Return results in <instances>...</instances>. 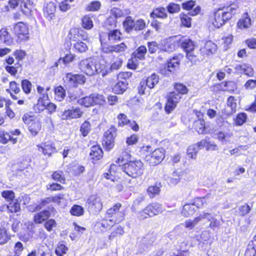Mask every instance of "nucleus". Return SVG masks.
Returning a JSON list of instances; mask_svg holds the SVG:
<instances>
[{"label":"nucleus","instance_id":"47","mask_svg":"<svg viewBox=\"0 0 256 256\" xmlns=\"http://www.w3.org/2000/svg\"><path fill=\"white\" fill-rule=\"evenodd\" d=\"M198 150V146L196 144L190 146L187 150V154L190 158H195Z\"/></svg>","mask_w":256,"mask_h":256},{"label":"nucleus","instance_id":"7","mask_svg":"<svg viewBox=\"0 0 256 256\" xmlns=\"http://www.w3.org/2000/svg\"><path fill=\"white\" fill-rule=\"evenodd\" d=\"M23 122L28 125V129L32 136H36L41 128V125L39 121L33 118L32 116L24 115L22 117Z\"/></svg>","mask_w":256,"mask_h":256},{"label":"nucleus","instance_id":"51","mask_svg":"<svg viewBox=\"0 0 256 256\" xmlns=\"http://www.w3.org/2000/svg\"><path fill=\"white\" fill-rule=\"evenodd\" d=\"M63 172L61 170L56 171L52 175V178L60 183H64L65 179L62 176Z\"/></svg>","mask_w":256,"mask_h":256},{"label":"nucleus","instance_id":"53","mask_svg":"<svg viewBox=\"0 0 256 256\" xmlns=\"http://www.w3.org/2000/svg\"><path fill=\"white\" fill-rule=\"evenodd\" d=\"M82 26L84 28L88 30H90L92 28V21L88 16H84L82 18Z\"/></svg>","mask_w":256,"mask_h":256},{"label":"nucleus","instance_id":"28","mask_svg":"<svg viewBox=\"0 0 256 256\" xmlns=\"http://www.w3.org/2000/svg\"><path fill=\"white\" fill-rule=\"evenodd\" d=\"M108 40L110 43L115 42L122 38V34L118 30H110L108 34Z\"/></svg>","mask_w":256,"mask_h":256},{"label":"nucleus","instance_id":"46","mask_svg":"<svg viewBox=\"0 0 256 256\" xmlns=\"http://www.w3.org/2000/svg\"><path fill=\"white\" fill-rule=\"evenodd\" d=\"M54 92L57 100L60 102L64 100L66 96V92L62 86H58L56 87L55 88Z\"/></svg>","mask_w":256,"mask_h":256},{"label":"nucleus","instance_id":"42","mask_svg":"<svg viewBox=\"0 0 256 256\" xmlns=\"http://www.w3.org/2000/svg\"><path fill=\"white\" fill-rule=\"evenodd\" d=\"M130 155L126 152H122L120 156L116 160V162L120 166V163L124 164V163L128 162L130 161H132L130 160Z\"/></svg>","mask_w":256,"mask_h":256},{"label":"nucleus","instance_id":"6","mask_svg":"<svg viewBox=\"0 0 256 256\" xmlns=\"http://www.w3.org/2000/svg\"><path fill=\"white\" fill-rule=\"evenodd\" d=\"M164 150L162 148L156 149L146 156V160L151 166H156L162 162L164 158Z\"/></svg>","mask_w":256,"mask_h":256},{"label":"nucleus","instance_id":"13","mask_svg":"<svg viewBox=\"0 0 256 256\" xmlns=\"http://www.w3.org/2000/svg\"><path fill=\"white\" fill-rule=\"evenodd\" d=\"M116 129L114 126L110 127L104 134L103 143L107 150H111L114 146V140L116 136Z\"/></svg>","mask_w":256,"mask_h":256},{"label":"nucleus","instance_id":"61","mask_svg":"<svg viewBox=\"0 0 256 256\" xmlns=\"http://www.w3.org/2000/svg\"><path fill=\"white\" fill-rule=\"evenodd\" d=\"M75 58V55L69 52L63 58H60L58 62H60L61 60L64 64H68L70 62H72Z\"/></svg>","mask_w":256,"mask_h":256},{"label":"nucleus","instance_id":"15","mask_svg":"<svg viewBox=\"0 0 256 256\" xmlns=\"http://www.w3.org/2000/svg\"><path fill=\"white\" fill-rule=\"evenodd\" d=\"M70 38L72 41L77 42L86 40L88 38V36L83 30L72 28L70 31Z\"/></svg>","mask_w":256,"mask_h":256},{"label":"nucleus","instance_id":"2","mask_svg":"<svg viewBox=\"0 0 256 256\" xmlns=\"http://www.w3.org/2000/svg\"><path fill=\"white\" fill-rule=\"evenodd\" d=\"M238 8V5L234 3L226 7L218 9L214 14L212 24L216 28L221 27L236 13Z\"/></svg>","mask_w":256,"mask_h":256},{"label":"nucleus","instance_id":"48","mask_svg":"<svg viewBox=\"0 0 256 256\" xmlns=\"http://www.w3.org/2000/svg\"><path fill=\"white\" fill-rule=\"evenodd\" d=\"M208 214L209 216H208L206 218L210 222V227L212 229L214 230L215 228L220 226L221 224L220 220L214 218H211L210 214ZM204 219H205V218Z\"/></svg>","mask_w":256,"mask_h":256},{"label":"nucleus","instance_id":"40","mask_svg":"<svg viewBox=\"0 0 256 256\" xmlns=\"http://www.w3.org/2000/svg\"><path fill=\"white\" fill-rule=\"evenodd\" d=\"M210 198V194H208L206 196L202 198H197L194 200V206H196L197 208H200L203 206L204 204H206V200H208Z\"/></svg>","mask_w":256,"mask_h":256},{"label":"nucleus","instance_id":"62","mask_svg":"<svg viewBox=\"0 0 256 256\" xmlns=\"http://www.w3.org/2000/svg\"><path fill=\"white\" fill-rule=\"evenodd\" d=\"M246 114L244 113L240 114L235 119V124L236 125L241 126L246 122Z\"/></svg>","mask_w":256,"mask_h":256},{"label":"nucleus","instance_id":"54","mask_svg":"<svg viewBox=\"0 0 256 256\" xmlns=\"http://www.w3.org/2000/svg\"><path fill=\"white\" fill-rule=\"evenodd\" d=\"M156 240V236L154 234H148L142 238V242L148 245H152Z\"/></svg>","mask_w":256,"mask_h":256},{"label":"nucleus","instance_id":"5","mask_svg":"<svg viewBox=\"0 0 256 256\" xmlns=\"http://www.w3.org/2000/svg\"><path fill=\"white\" fill-rule=\"evenodd\" d=\"M162 212V204L158 202H154L148 205L138 214L139 218L144 219L147 218L156 216Z\"/></svg>","mask_w":256,"mask_h":256},{"label":"nucleus","instance_id":"1","mask_svg":"<svg viewBox=\"0 0 256 256\" xmlns=\"http://www.w3.org/2000/svg\"><path fill=\"white\" fill-rule=\"evenodd\" d=\"M79 68L82 72L90 76L100 73L104 76L106 72L104 60L98 58H89L81 60Z\"/></svg>","mask_w":256,"mask_h":256},{"label":"nucleus","instance_id":"55","mask_svg":"<svg viewBox=\"0 0 256 256\" xmlns=\"http://www.w3.org/2000/svg\"><path fill=\"white\" fill-rule=\"evenodd\" d=\"M90 129V124L86 120L81 126L80 130L83 136H86L88 134Z\"/></svg>","mask_w":256,"mask_h":256},{"label":"nucleus","instance_id":"4","mask_svg":"<svg viewBox=\"0 0 256 256\" xmlns=\"http://www.w3.org/2000/svg\"><path fill=\"white\" fill-rule=\"evenodd\" d=\"M86 78L82 74H75L69 72L66 74L63 80L66 86L77 87L79 84H83L86 82Z\"/></svg>","mask_w":256,"mask_h":256},{"label":"nucleus","instance_id":"34","mask_svg":"<svg viewBox=\"0 0 256 256\" xmlns=\"http://www.w3.org/2000/svg\"><path fill=\"white\" fill-rule=\"evenodd\" d=\"M196 211V208L193 204H186L182 211V214L184 216H188L192 215Z\"/></svg>","mask_w":256,"mask_h":256},{"label":"nucleus","instance_id":"41","mask_svg":"<svg viewBox=\"0 0 256 256\" xmlns=\"http://www.w3.org/2000/svg\"><path fill=\"white\" fill-rule=\"evenodd\" d=\"M74 50L78 52H84L88 50V46L86 43L82 40L78 41L74 44Z\"/></svg>","mask_w":256,"mask_h":256},{"label":"nucleus","instance_id":"26","mask_svg":"<svg viewBox=\"0 0 256 256\" xmlns=\"http://www.w3.org/2000/svg\"><path fill=\"white\" fill-rule=\"evenodd\" d=\"M179 65L180 60L178 58V57L174 56L168 62L166 68L169 72H174L178 68Z\"/></svg>","mask_w":256,"mask_h":256},{"label":"nucleus","instance_id":"52","mask_svg":"<svg viewBox=\"0 0 256 256\" xmlns=\"http://www.w3.org/2000/svg\"><path fill=\"white\" fill-rule=\"evenodd\" d=\"M166 8L168 12L170 14L177 13L180 10V6L174 2L170 3Z\"/></svg>","mask_w":256,"mask_h":256},{"label":"nucleus","instance_id":"45","mask_svg":"<svg viewBox=\"0 0 256 256\" xmlns=\"http://www.w3.org/2000/svg\"><path fill=\"white\" fill-rule=\"evenodd\" d=\"M120 210H123L120 204L118 203L113 206V207L108 209L106 211V216L108 218L112 216L114 214L120 212Z\"/></svg>","mask_w":256,"mask_h":256},{"label":"nucleus","instance_id":"44","mask_svg":"<svg viewBox=\"0 0 256 256\" xmlns=\"http://www.w3.org/2000/svg\"><path fill=\"white\" fill-rule=\"evenodd\" d=\"M128 84L123 81H119L114 86V90L118 94L123 93L127 88Z\"/></svg>","mask_w":256,"mask_h":256},{"label":"nucleus","instance_id":"63","mask_svg":"<svg viewBox=\"0 0 256 256\" xmlns=\"http://www.w3.org/2000/svg\"><path fill=\"white\" fill-rule=\"evenodd\" d=\"M244 88L246 90H252L256 88V80L252 79L248 80L244 85Z\"/></svg>","mask_w":256,"mask_h":256},{"label":"nucleus","instance_id":"60","mask_svg":"<svg viewBox=\"0 0 256 256\" xmlns=\"http://www.w3.org/2000/svg\"><path fill=\"white\" fill-rule=\"evenodd\" d=\"M100 7V3L98 1H94L90 2L86 7V10L88 11L98 10Z\"/></svg>","mask_w":256,"mask_h":256},{"label":"nucleus","instance_id":"58","mask_svg":"<svg viewBox=\"0 0 256 256\" xmlns=\"http://www.w3.org/2000/svg\"><path fill=\"white\" fill-rule=\"evenodd\" d=\"M10 240L9 236L7 235L6 230L4 228L0 229V244H4Z\"/></svg>","mask_w":256,"mask_h":256},{"label":"nucleus","instance_id":"33","mask_svg":"<svg viewBox=\"0 0 256 256\" xmlns=\"http://www.w3.org/2000/svg\"><path fill=\"white\" fill-rule=\"evenodd\" d=\"M234 85V83L232 82H224L220 84L214 86H213V90L230 91L231 89L229 87L232 86Z\"/></svg>","mask_w":256,"mask_h":256},{"label":"nucleus","instance_id":"39","mask_svg":"<svg viewBox=\"0 0 256 256\" xmlns=\"http://www.w3.org/2000/svg\"><path fill=\"white\" fill-rule=\"evenodd\" d=\"M8 206L9 212L11 213L16 212L20 210V204L16 199L10 201Z\"/></svg>","mask_w":256,"mask_h":256},{"label":"nucleus","instance_id":"32","mask_svg":"<svg viewBox=\"0 0 256 256\" xmlns=\"http://www.w3.org/2000/svg\"><path fill=\"white\" fill-rule=\"evenodd\" d=\"M124 210H120V212L108 218L109 222L114 224H118L124 219Z\"/></svg>","mask_w":256,"mask_h":256},{"label":"nucleus","instance_id":"37","mask_svg":"<svg viewBox=\"0 0 256 256\" xmlns=\"http://www.w3.org/2000/svg\"><path fill=\"white\" fill-rule=\"evenodd\" d=\"M77 102L80 105L84 106L85 107H89L94 105V100L90 94L88 96L78 99L77 100Z\"/></svg>","mask_w":256,"mask_h":256},{"label":"nucleus","instance_id":"24","mask_svg":"<svg viewBox=\"0 0 256 256\" xmlns=\"http://www.w3.org/2000/svg\"><path fill=\"white\" fill-rule=\"evenodd\" d=\"M50 216L48 210H43L36 213L34 216V222L36 224H41L47 220Z\"/></svg>","mask_w":256,"mask_h":256},{"label":"nucleus","instance_id":"21","mask_svg":"<svg viewBox=\"0 0 256 256\" xmlns=\"http://www.w3.org/2000/svg\"><path fill=\"white\" fill-rule=\"evenodd\" d=\"M235 69L238 72H244L248 76H252L254 74V70L252 66L246 64H238L236 66Z\"/></svg>","mask_w":256,"mask_h":256},{"label":"nucleus","instance_id":"3","mask_svg":"<svg viewBox=\"0 0 256 256\" xmlns=\"http://www.w3.org/2000/svg\"><path fill=\"white\" fill-rule=\"evenodd\" d=\"M144 163L139 160H132L122 164V170L128 176L135 178L140 176L144 173Z\"/></svg>","mask_w":256,"mask_h":256},{"label":"nucleus","instance_id":"16","mask_svg":"<svg viewBox=\"0 0 256 256\" xmlns=\"http://www.w3.org/2000/svg\"><path fill=\"white\" fill-rule=\"evenodd\" d=\"M200 12V8L198 6L194 10L188 12V14L184 13L180 14V18L182 24L188 28L190 27L192 19L188 15L194 16L199 14Z\"/></svg>","mask_w":256,"mask_h":256},{"label":"nucleus","instance_id":"12","mask_svg":"<svg viewBox=\"0 0 256 256\" xmlns=\"http://www.w3.org/2000/svg\"><path fill=\"white\" fill-rule=\"evenodd\" d=\"M181 98V96L174 92H172L168 96V100L165 106L166 112L170 114L176 107L179 100Z\"/></svg>","mask_w":256,"mask_h":256},{"label":"nucleus","instance_id":"64","mask_svg":"<svg viewBox=\"0 0 256 256\" xmlns=\"http://www.w3.org/2000/svg\"><path fill=\"white\" fill-rule=\"evenodd\" d=\"M37 256H52V252L46 249L44 246H42L38 250Z\"/></svg>","mask_w":256,"mask_h":256},{"label":"nucleus","instance_id":"22","mask_svg":"<svg viewBox=\"0 0 256 256\" xmlns=\"http://www.w3.org/2000/svg\"><path fill=\"white\" fill-rule=\"evenodd\" d=\"M150 16L152 18H166L168 17V14L165 8L160 7L156 8L153 10L150 13Z\"/></svg>","mask_w":256,"mask_h":256},{"label":"nucleus","instance_id":"50","mask_svg":"<svg viewBox=\"0 0 256 256\" xmlns=\"http://www.w3.org/2000/svg\"><path fill=\"white\" fill-rule=\"evenodd\" d=\"M22 88L24 93L28 94L31 92L32 85L28 80H24L21 83Z\"/></svg>","mask_w":256,"mask_h":256},{"label":"nucleus","instance_id":"17","mask_svg":"<svg viewBox=\"0 0 256 256\" xmlns=\"http://www.w3.org/2000/svg\"><path fill=\"white\" fill-rule=\"evenodd\" d=\"M38 150L42 152L44 155H48L49 156L56 152V148L54 144L50 142H46L41 145L38 146Z\"/></svg>","mask_w":256,"mask_h":256},{"label":"nucleus","instance_id":"8","mask_svg":"<svg viewBox=\"0 0 256 256\" xmlns=\"http://www.w3.org/2000/svg\"><path fill=\"white\" fill-rule=\"evenodd\" d=\"M182 48L186 53V57L192 62L196 61V54L194 51V44L190 39L184 40L181 43Z\"/></svg>","mask_w":256,"mask_h":256},{"label":"nucleus","instance_id":"18","mask_svg":"<svg viewBox=\"0 0 256 256\" xmlns=\"http://www.w3.org/2000/svg\"><path fill=\"white\" fill-rule=\"evenodd\" d=\"M217 50V46L212 41H207L204 46L200 49L201 53L204 56H208L214 53Z\"/></svg>","mask_w":256,"mask_h":256},{"label":"nucleus","instance_id":"56","mask_svg":"<svg viewBox=\"0 0 256 256\" xmlns=\"http://www.w3.org/2000/svg\"><path fill=\"white\" fill-rule=\"evenodd\" d=\"M67 250L68 248L64 244H59L55 250V252L58 256H62Z\"/></svg>","mask_w":256,"mask_h":256},{"label":"nucleus","instance_id":"27","mask_svg":"<svg viewBox=\"0 0 256 256\" xmlns=\"http://www.w3.org/2000/svg\"><path fill=\"white\" fill-rule=\"evenodd\" d=\"M0 40L6 45L10 46L13 42V39L5 29L0 30Z\"/></svg>","mask_w":256,"mask_h":256},{"label":"nucleus","instance_id":"10","mask_svg":"<svg viewBox=\"0 0 256 256\" xmlns=\"http://www.w3.org/2000/svg\"><path fill=\"white\" fill-rule=\"evenodd\" d=\"M86 204L90 212H99L102 208V199L98 195H92L87 200Z\"/></svg>","mask_w":256,"mask_h":256},{"label":"nucleus","instance_id":"31","mask_svg":"<svg viewBox=\"0 0 256 256\" xmlns=\"http://www.w3.org/2000/svg\"><path fill=\"white\" fill-rule=\"evenodd\" d=\"M124 232V228L120 226L114 228L112 232L108 236L110 240H113L118 237L122 236Z\"/></svg>","mask_w":256,"mask_h":256},{"label":"nucleus","instance_id":"29","mask_svg":"<svg viewBox=\"0 0 256 256\" xmlns=\"http://www.w3.org/2000/svg\"><path fill=\"white\" fill-rule=\"evenodd\" d=\"M44 14L50 20H52L54 16V13L56 11V6L52 2H50L47 4L46 6L44 8Z\"/></svg>","mask_w":256,"mask_h":256},{"label":"nucleus","instance_id":"14","mask_svg":"<svg viewBox=\"0 0 256 256\" xmlns=\"http://www.w3.org/2000/svg\"><path fill=\"white\" fill-rule=\"evenodd\" d=\"M83 114V112L79 108H72V109L64 110L61 116V118L66 120L80 118Z\"/></svg>","mask_w":256,"mask_h":256},{"label":"nucleus","instance_id":"38","mask_svg":"<svg viewBox=\"0 0 256 256\" xmlns=\"http://www.w3.org/2000/svg\"><path fill=\"white\" fill-rule=\"evenodd\" d=\"M146 46H142L138 47L134 52L133 56L134 58L140 60H144L145 54L146 52Z\"/></svg>","mask_w":256,"mask_h":256},{"label":"nucleus","instance_id":"19","mask_svg":"<svg viewBox=\"0 0 256 256\" xmlns=\"http://www.w3.org/2000/svg\"><path fill=\"white\" fill-rule=\"evenodd\" d=\"M10 142L13 144L17 142V138H14L12 136V132H6L0 128V142L2 144H6L8 142Z\"/></svg>","mask_w":256,"mask_h":256},{"label":"nucleus","instance_id":"25","mask_svg":"<svg viewBox=\"0 0 256 256\" xmlns=\"http://www.w3.org/2000/svg\"><path fill=\"white\" fill-rule=\"evenodd\" d=\"M102 154L101 148L98 146H94L91 148L90 155L91 158L98 160L102 157Z\"/></svg>","mask_w":256,"mask_h":256},{"label":"nucleus","instance_id":"9","mask_svg":"<svg viewBox=\"0 0 256 256\" xmlns=\"http://www.w3.org/2000/svg\"><path fill=\"white\" fill-rule=\"evenodd\" d=\"M13 31L20 42L28 38V28L22 22L16 24L14 27Z\"/></svg>","mask_w":256,"mask_h":256},{"label":"nucleus","instance_id":"59","mask_svg":"<svg viewBox=\"0 0 256 256\" xmlns=\"http://www.w3.org/2000/svg\"><path fill=\"white\" fill-rule=\"evenodd\" d=\"M118 125L120 126L127 125L128 122L129 120L127 116L124 114H120L118 116Z\"/></svg>","mask_w":256,"mask_h":256},{"label":"nucleus","instance_id":"57","mask_svg":"<svg viewBox=\"0 0 256 256\" xmlns=\"http://www.w3.org/2000/svg\"><path fill=\"white\" fill-rule=\"evenodd\" d=\"M2 196L7 201H12L14 200L15 198L14 193L12 190H4L2 192Z\"/></svg>","mask_w":256,"mask_h":256},{"label":"nucleus","instance_id":"43","mask_svg":"<svg viewBox=\"0 0 256 256\" xmlns=\"http://www.w3.org/2000/svg\"><path fill=\"white\" fill-rule=\"evenodd\" d=\"M195 130L200 134H203L205 130L204 122L203 120L199 119L194 123Z\"/></svg>","mask_w":256,"mask_h":256},{"label":"nucleus","instance_id":"36","mask_svg":"<svg viewBox=\"0 0 256 256\" xmlns=\"http://www.w3.org/2000/svg\"><path fill=\"white\" fill-rule=\"evenodd\" d=\"M134 22L131 16H128L126 18L123 22V25L127 32H129L134 30Z\"/></svg>","mask_w":256,"mask_h":256},{"label":"nucleus","instance_id":"30","mask_svg":"<svg viewBox=\"0 0 256 256\" xmlns=\"http://www.w3.org/2000/svg\"><path fill=\"white\" fill-rule=\"evenodd\" d=\"M33 2L30 0H22L20 4V8L23 13L28 14L32 8Z\"/></svg>","mask_w":256,"mask_h":256},{"label":"nucleus","instance_id":"11","mask_svg":"<svg viewBox=\"0 0 256 256\" xmlns=\"http://www.w3.org/2000/svg\"><path fill=\"white\" fill-rule=\"evenodd\" d=\"M176 36L170 37L162 40L160 44V50L168 52H172L178 45Z\"/></svg>","mask_w":256,"mask_h":256},{"label":"nucleus","instance_id":"20","mask_svg":"<svg viewBox=\"0 0 256 256\" xmlns=\"http://www.w3.org/2000/svg\"><path fill=\"white\" fill-rule=\"evenodd\" d=\"M252 24L251 19L247 12L244 13L238 20L237 26L240 29H246Z\"/></svg>","mask_w":256,"mask_h":256},{"label":"nucleus","instance_id":"35","mask_svg":"<svg viewBox=\"0 0 256 256\" xmlns=\"http://www.w3.org/2000/svg\"><path fill=\"white\" fill-rule=\"evenodd\" d=\"M158 76L154 74L148 76L146 80V85L150 88H152L158 83Z\"/></svg>","mask_w":256,"mask_h":256},{"label":"nucleus","instance_id":"49","mask_svg":"<svg viewBox=\"0 0 256 256\" xmlns=\"http://www.w3.org/2000/svg\"><path fill=\"white\" fill-rule=\"evenodd\" d=\"M84 208L79 205H74L71 208L70 212L73 216H80L84 214Z\"/></svg>","mask_w":256,"mask_h":256},{"label":"nucleus","instance_id":"23","mask_svg":"<svg viewBox=\"0 0 256 256\" xmlns=\"http://www.w3.org/2000/svg\"><path fill=\"white\" fill-rule=\"evenodd\" d=\"M209 214L208 213H203L200 214L199 216L195 218L193 220H188L185 222V226L190 230L193 228L200 221L206 218Z\"/></svg>","mask_w":256,"mask_h":256}]
</instances>
